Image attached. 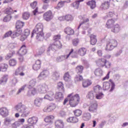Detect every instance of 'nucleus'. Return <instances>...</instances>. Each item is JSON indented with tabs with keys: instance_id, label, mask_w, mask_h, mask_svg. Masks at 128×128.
I'll use <instances>...</instances> for the list:
<instances>
[{
	"instance_id": "f257e3e1",
	"label": "nucleus",
	"mask_w": 128,
	"mask_h": 128,
	"mask_svg": "<svg viewBox=\"0 0 128 128\" xmlns=\"http://www.w3.org/2000/svg\"><path fill=\"white\" fill-rule=\"evenodd\" d=\"M62 36L58 34V35H54L53 36L52 40L53 42L51 43L48 46V52L52 50V52H56L58 50H60L62 48V44L60 42V40Z\"/></svg>"
},
{
	"instance_id": "f03ea898",
	"label": "nucleus",
	"mask_w": 128,
	"mask_h": 128,
	"mask_svg": "<svg viewBox=\"0 0 128 128\" xmlns=\"http://www.w3.org/2000/svg\"><path fill=\"white\" fill-rule=\"evenodd\" d=\"M24 26V22L20 20H18L16 22V30L15 32L12 33V38H16V36H18L22 34V28Z\"/></svg>"
},
{
	"instance_id": "7ed1b4c3",
	"label": "nucleus",
	"mask_w": 128,
	"mask_h": 128,
	"mask_svg": "<svg viewBox=\"0 0 128 128\" xmlns=\"http://www.w3.org/2000/svg\"><path fill=\"white\" fill-rule=\"evenodd\" d=\"M70 98L69 104L72 108H76L78 104V102L80 98V95L76 94L72 96V94H70L68 96Z\"/></svg>"
},
{
	"instance_id": "20e7f679",
	"label": "nucleus",
	"mask_w": 128,
	"mask_h": 128,
	"mask_svg": "<svg viewBox=\"0 0 128 128\" xmlns=\"http://www.w3.org/2000/svg\"><path fill=\"white\" fill-rule=\"evenodd\" d=\"M15 108L17 110L18 112H22L21 116L23 118H26L30 114V111L26 110L24 105L22 104V103L20 102L15 106Z\"/></svg>"
},
{
	"instance_id": "39448f33",
	"label": "nucleus",
	"mask_w": 128,
	"mask_h": 128,
	"mask_svg": "<svg viewBox=\"0 0 128 128\" xmlns=\"http://www.w3.org/2000/svg\"><path fill=\"white\" fill-rule=\"evenodd\" d=\"M118 46V42L115 40H111L109 42H107L105 50L107 52L112 50L114 48Z\"/></svg>"
},
{
	"instance_id": "423d86ee",
	"label": "nucleus",
	"mask_w": 128,
	"mask_h": 128,
	"mask_svg": "<svg viewBox=\"0 0 128 128\" xmlns=\"http://www.w3.org/2000/svg\"><path fill=\"white\" fill-rule=\"evenodd\" d=\"M36 32H44V24L39 23L36 24V28H34L32 33L31 38H34V34Z\"/></svg>"
},
{
	"instance_id": "0eeeda50",
	"label": "nucleus",
	"mask_w": 128,
	"mask_h": 128,
	"mask_svg": "<svg viewBox=\"0 0 128 128\" xmlns=\"http://www.w3.org/2000/svg\"><path fill=\"white\" fill-rule=\"evenodd\" d=\"M56 108V106L54 103H51L46 105L43 110L44 112H50Z\"/></svg>"
},
{
	"instance_id": "6e6552de",
	"label": "nucleus",
	"mask_w": 128,
	"mask_h": 128,
	"mask_svg": "<svg viewBox=\"0 0 128 128\" xmlns=\"http://www.w3.org/2000/svg\"><path fill=\"white\" fill-rule=\"evenodd\" d=\"M52 18H54V14H52V12L50 10L46 12L43 14V18L46 22H50L52 20Z\"/></svg>"
},
{
	"instance_id": "1a4fd4ad",
	"label": "nucleus",
	"mask_w": 128,
	"mask_h": 128,
	"mask_svg": "<svg viewBox=\"0 0 128 128\" xmlns=\"http://www.w3.org/2000/svg\"><path fill=\"white\" fill-rule=\"evenodd\" d=\"M110 6V0H104L100 6V10H108Z\"/></svg>"
},
{
	"instance_id": "9d476101",
	"label": "nucleus",
	"mask_w": 128,
	"mask_h": 128,
	"mask_svg": "<svg viewBox=\"0 0 128 128\" xmlns=\"http://www.w3.org/2000/svg\"><path fill=\"white\" fill-rule=\"evenodd\" d=\"M30 34V31L28 29H25L23 32V34L20 38V40L24 42L26 40L28 36Z\"/></svg>"
},
{
	"instance_id": "9b49d317",
	"label": "nucleus",
	"mask_w": 128,
	"mask_h": 128,
	"mask_svg": "<svg viewBox=\"0 0 128 128\" xmlns=\"http://www.w3.org/2000/svg\"><path fill=\"white\" fill-rule=\"evenodd\" d=\"M70 56L74 58H78V52L74 50V49L72 48L70 50L69 54H66V58H68Z\"/></svg>"
},
{
	"instance_id": "f8f14e48",
	"label": "nucleus",
	"mask_w": 128,
	"mask_h": 128,
	"mask_svg": "<svg viewBox=\"0 0 128 128\" xmlns=\"http://www.w3.org/2000/svg\"><path fill=\"white\" fill-rule=\"evenodd\" d=\"M64 32L68 36H74V30L70 26L66 27L64 30Z\"/></svg>"
},
{
	"instance_id": "ddd939ff",
	"label": "nucleus",
	"mask_w": 128,
	"mask_h": 128,
	"mask_svg": "<svg viewBox=\"0 0 128 128\" xmlns=\"http://www.w3.org/2000/svg\"><path fill=\"white\" fill-rule=\"evenodd\" d=\"M48 86L44 84L40 86L38 90L39 92H41V94H46L48 92Z\"/></svg>"
},
{
	"instance_id": "4468645a",
	"label": "nucleus",
	"mask_w": 128,
	"mask_h": 128,
	"mask_svg": "<svg viewBox=\"0 0 128 128\" xmlns=\"http://www.w3.org/2000/svg\"><path fill=\"white\" fill-rule=\"evenodd\" d=\"M44 98L48 100H54V94L52 91H50L47 94L45 95Z\"/></svg>"
},
{
	"instance_id": "2eb2a0df",
	"label": "nucleus",
	"mask_w": 128,
	"mask_h": 128,
	"mask_svg": "<svg viewBox=\"0 0 128 128\" xmlns=\"http://www.w3.org/2000/svg\"><path fill=\"white\" fill-rule=\"evenodd\" d=\"M98 108V104L96 102L91 103L89 105L88 110L90 112H94Z\"/></svg>"
},
{
	"instance_id": "dca6fc26",
	"label": "nucleus",
	"mask_w": 128,
	"mask_h": 128,
	"mask_svg": "<svg viewBox=\"0 0 128 128\" xmlns=\"http://www.w3.org/2000/svg\"><path fill=\"white\" fill-rule=\"evenodd\" d=\"M42 61L38 60L36 61L35 64H33L32 68L34 70H38L40 68Z\"/></svg>"
},
{
	"instance_id": "f3484780",
	"label": "nucleus",
	"mask_w": 128,
	"mask_h": 128,
	"mask_svg": "<svg viewBox=\"0 0 128 128\" xmlns=\"http://www.w3.org/2000/svg\"><path fill=\"white\" fill-rule=\"evenodd\" d=\"M86 4L88 6H90V8L91 10H94L96 8V2L95 0H91L90 1H88Z\"/></svg>"
},
{
	"instance_id": "a211bd4d",
	"label": "nucleus",
	"mask_w": 128,
	"mask_h": 128,
	"mask_svg": "<svg viewBox=\"0 0 128 128\" xmlns=\"http://www.w3.org/2000/svg\"><path fill=\"white\" fill-rule=\"evenodd\" d=\"M44 120L45 122H47L48 124H52L54 120V116L52 115L46 116L44 118Z\"/></svg>"
},
{
	"instance_id": "6ab92c4d",
	"label": "nucleus",
	"mask_w": 128,
	"mask_h": 128,
	"mask_svg": "<svg viewBox=\"0 0 128 128\" xmlns=\"http://www.w3.org/2000/svg\"><path fill=\"white\" fill-rule=\"evenodd\" d=\"M92 82L89 79L84 80L82 82V86L84 88H88V86H92Z\"/></svg>"
},
{
	"instance_id": "aec40b11",
	"label": "nucleus",
	"mask_w": 128,
	"mask_h": 128,
	"mask_svg": "<svg viewBox=\"0 0 128 128\" xmlns=\"http://www.w3.org/2000/svg\"><path fill=\"white\" fill-rule=\"evenodd\" d=\"M110 28L111 32H114L115 34H118V32H120V26L118 24H114Z\"/></svg>"
},
{
	"instance_id": "412c9836",
	"label": "nucleus",
	"mask_w": 128,
	"mask_h": 128,
	"mask_svg": "<svg viewBox=\"0 0 128 128\" xmlns=\"http://www.w3.org/2000/svg\"><path fill=\"white\" fill-rule=\"evenodd\" d=\"M36 39L37 40L42 42L44 38V32H36Z\"/></svg>"
},
{
	"instance_id": "4be33fe9",
	"label": "nucleus",
	"mask_w": 128,
	"mask_h": 128,
	"mask_svg": "<svg viewBox=\"0 0 128 128\" xmlns=\"http://www.w3.org/2000/svg\"><path fill=\"white\" fill-rule=\"evenodd\" d=\"M66 2H70V0H65L64 1L59 2L57 4V6L56 7V10H60V8H64Z\"/></svg>"
},
{
	"instance_id": "5701e85b",
	"label": "nucleus",
	"mask_w": 128,
	"mask_h": 128,
	"mask_svg": "<svg viewBox=\"0 0 128 128\" xmlns=\"http://www.w3.org/2000/svg\"><path fill=\"white\" fill-rule=\"evenodd\" d=\"M48 71L44 70L40 73V75L38 76V78L40 80H44V78L48 77Z\"/></svg>"
},
{
	"instance_id": "b1692460",
	"label": "nucleus",
	"mask_w": 128,
	"mask_h": 128,
	"mask_svg": "<svg viewBox=\"0 0 128 128\" xmlns=\"http://www.w3.org/2000/svg\"><path fill=\"white\" fill-rule=\"evenodd\" d=\"M36 122H38V118L36 117L33 116L28 118V124H31V126H32V124H36Z\"/></svg>"
},
{
	"instance_id": "393cba45",
	"label": "nucleus",
	"mask_w": 128,
	"mask_h": 128,
	"mask_svg": "<svg viewBox=\"0 0 128 128\" xmlns=\"http://www.w3.org/2000/svg\"><path fill=\"white\" fill-rule=\"evenodd\" d=\"M78 54L80 56H84L86 54V48H81L78 50Z\"/></svg>"
},
{
	"instance_id": "a878e982",
	"label": "nucleus",
	"mask_w": 128,
	"mask_h": 128,
	"mask_svg": "<svg viewBox=\"0 0 128 128\" xmlns=\"http://www.w3.org/2000/svg\"><path fill=\"white\" fill-rule=\"evenodd\" d=\"M116 23V21L112 19L108 20L106 24V27L107 28H110L113 27Z\"/></svg>"
},
{
	"instance_id": "bb28decb",
	"label": "nucleus",
	"mask_w": 128,
	"mask_h": 128,
	"mask_svg": "<svg viewBox=\"0 0 128 128\" xmlns=\"http://www.w3.org/2000/svg\"><path fill=\"white\" fill-rule=\"evenodd\" d=\"M0 114L2 116H8V110L6 108H0Z\"/></svg>"
},
{
	"instance_id": "cd10ccee",
	"label": "nucleus",
	"mask_w": 128,
	"mask_h": 128,
	"mask_svg": "<svg viewBox=\"0 0 128 128\" xmlns=\"http://www.w3.org/2000/svg\"><path fill=\"white\" fill-rule=\"evenodd\" d=\"M18 54L20 56H24L26 54V46L25 45H22L19 50Z\"/></svg>"
},
{
	"instance_id": "c85d7f7f",
	"label": "nucleus",
	"mask_w": 128,
	"mask_h": 128,
	"mask_svg": "<svg viewBox=\"0 0 128 128\" xmlns=\"http://www.w3.org/2000/svg\"><path fill=\"white\" fill-rule=\"evenodd\" d=\"M56 128H64V122L62 120H57L55 122Z\"/></svg>"
},
{
	"instance_id": "c756f323",
	"label": "nucleus",
	"mask_w": 128,
	"mask_h": 128,
	"mask_svg": "<svg viewBox=\"0 0 128 128\" xmlns=\"http://www.w3.org/2000/svg\"><path fill=\"white\" fill-rule=\"evenodd\" d=\"M90 44L92 46H94L96 44V36L94 34H91L90 36Z\"/></svg>"
},
{
	"instance_id": "7c9ffc66",
	"label": "nucleus",
	"mask_w": 128,
	"mask_h": 128,
	"mask_svg": "<svg viewBox=\"0 0 128 128\" xmlns=\"http://www.w3.org/2000/svg\"><path fill=\"white\" fill-rule=\"evenodd\" d=\"M24 72L22 71V68L19 67L18 69L16 70L15 71V76H24Z\"/></svg>"
},
{
	"instance_id": "2f4dec72",
	"label": "nucleus",
	"mask_w": 128,
	"mask_h": 128,
	"mask_svg": "<svg viewBox=\"0 0 128 128\" xmlns=\"http://www.w3.org/2000/svg\"><path fill=\"white\" fill-rule=\"evenodd\" d=\"M67 122H68L76 124L78 122V118L76 116L70 117L67 119Z\"/></svg>"
},
{
	"instance_id": "473e14b6",
	"label": "nucleus",
	"mask_w": 128,
	"mask_h": 128,
	"mask_svg": "<svg viewBox=\"0 0 128 128\" xmlns=\"http://www.w3.org/2000/svg\"><path fill=\"white\" fill-rule=\"evenodd\" d=\"M4 12V14H8V16H10L12 14H14V10L11 7L6 8Z\"/></svg>"
},
{
	"instance_id": "72a5a7b5",
	"label": "nucleus",
	"mask_w": 128,
	"mask_h": 128,
	"mask_svg": "<svg viewBox=\"0 0 128 128\" xmlns=\"http://www.w3.org/2000/svg\"><path fill=\"white\" fill-rule=\"evenodd\" d=\"M106 60L104 58H100L98 60V64L100 67V68H104V66L106 65Z\"/></svg>"
},
{
	"instance_id": "f704fd0d",
	"label": "nucleus",
	"mask_w": 128,
	"mask_h": 128,
	"mask_svg": "<svg viewBox=\"0 0 128 128\" xmlns=\"http://www.w3.org/2000/svg\"><path fill=\"white\" fill-rule=\"evenodd\" d=\"M102 88L104 90H110V84L108 82H104Z\"/></svg>"
},
{
	"instance_id": "c9c22d12",
	"label": "nucleus",
	"mask_w": 128,
	"mask_h": 128,
	"mask_svg": "<svg viewBox=\"0 0 128 128\" xmlns=\"http://www.w3.org/2000/svg\"><path fill=\"white\" fill-rule=\"evenodd\" d=\"M64 80L65 82H70L72 80V76L68 72H66L64 76Z\"/></svg>"
},
{
	"instance_id": "e433bc0d",
	"label": "nucleus",
	"mask_w": 128,
	"mask_h": 128,
	"mask_svg": "<svg viewBox=\"0 0 128 128\" xmlns=\"http://www.w3.org/2000/svg\"><path fill=\"white\" fill-rule=\"evenodd\" d=\"M42 102V98H37L34 100V104L36 106H40Z\"/></svg>"
},
{
	"instance_id": "4c0bfd02",
	"label": "nucleus",
	"mask_w": 128,
	"mask_h": 128,
	"mask_svg": "<svg viewBox=\"0 0 128 128\" xmlns=\"http://www.w3.org/2000/svg\"><path fill=\"white\" fill-rule=\"evenodd\" d=\"M8 68V66L6 64H2L0 65V70L1 72H6Z\"/></svg>"
},
{
	"instance_id": "58836bf2",
	"label": "nucleus",
	"mask_w": 128,
	"mask_h": 128,
	"mask_svg": "<svg viewBox=\"0 0 128 128\" xmlns=\"http://www.w3.org/2000/svg\"><path fill=\"white\" fill-rule=\"evenodd\" d=\"M77 74H82L84 72V66L82 65L78 66L76 68Z\"/></svg>"
},
{
	"instance_id": "ea45409f",
	"label": "nucleus",
	"mask_w": 128,
	"mask_h": 128,
	"mask_svg": "<svg viewBox=\"0 0 128 128\" xmlns=\"http://www.w3.org/2000/svg\"><path fill=\"white\" fill-rule=\"evenodd\" d=\"M68 58L66 55H64L58 57L56 60L58 62H62V60H68Z\"/></svg>"
},
{
	"instance_id": "a19ab883",
	"label": "nucleus",
	"mask_w": 128,
	"mask_h": 128,
	"mask_svg": "<svg viewBox=\"0 0 128 128\" xmlns=\"http://www.w3.org/2000/svg\"><path fill=\"white\" fill-rule=\"evenodd\" d=\"M96 96V92L93 91H91L88 92L87 95V98L90 100H94V96Z\"/></svg>"
},
{
	"instance_id": "79ce46f5",
	"label": "nucleus",
	"mask_w": 128,
	"mask_h": 128,
	"mask_svg": "<svg viewBox=\"0 0 128 128\" xmlns=\"http://www.w3.org/2000/svg\"><path fill=\"white\" fill-rule=\"evenodd\" d=\"M73 112L76 116H82V110L80 109H76L74 110Z\"/></svg>"
},
{
	"instance_id": "37998d69",
	"label": "nucleus",
	"mask_w": 128,
	"mask_h": 128,
	"mask_svg": "<svg viewBox=\"0 0 128 128\" xmlns=\"http://www.w3.org/2000/svg\"><path fill=\"white\" fill-rule=\"evenodd\" d=\"M58 90H61L62 92H64V84L62 82H58Z\"/></svg>"
},
{
	"instance_id": "c03bdc74",
	"label": "nucleus",
	"mask_w": 128,
	"mask_h": 128,
	"mask_svg": "<svg viewBox=\"0 0 128 128\" xmlns=\"http://www.w3.org/2000/svg\"><path fill=\"white\" fill-rule=\"evenodd\" d=\"M109 82L111 83V88L109 90L110 92H112L114 91V90L116 88V84H114V82H112V80L110 79L109 80Z\"/></svg>"
},
{
	"instance_id": "a18cd8bd",
	"label": "nucleus",
	"mask_w": 128,
	"mask_h": 128,
	"mask_svg": "<svg viewBox=\"0 0 128 128\" xmlns=\"http://www.w3.org/2000/svg\"><path fill=\"white\" fill-rule=\"evenodd\" d=\"M65 20H66V22H72L74 20V16L70 14L66 15Z\"/></svg>"
},
{
	"instance_id": "49530a36",
	"label": "nucleus",
	"mask_w": 128,
	"mask_h": 128,
	"mask_svg": "<svg viewBox=\"0 0 128 128\" xmlns=\"http://www.w3.org/2000/svg\"><path fill=\"white\" fill-rule=\"evenodd\" d=\"M63 98H64V95L62 94V93L60 92H58L56 94L55 98H56V100H60Z\"/></svg>"
},
{
	"instance_id": "de8ad7c7",
	"label": "nucleus",
	"mask_w": 128,
	"mask_h": 128,
	"mask_svg": "<svg viewBox=\"0 0 128 128\" xmlns=\"http://www.w3.org/2000/svg\"><path fill=\"white\" fill-rule=\"evenodd\" d=\"M95 96L96 100H101V98H102V97L104 96V94L102 92H98L97 93H95Z\"/></svg>"
},
{
	"instance_id": "09e8293b",
	"label": "nucleus",
	"mask_w": 128,
	"mask_h": 128,
	"mask_svg": "<svg viewBox=\"0 0 128 128\" xmlns=\"http://www.w3.org/2000/svg\"><path fill=\"white\" fill-rule=\"evenodd\" d=\"M30 16V14L28 12H25L22 15V18L24 20H28Z\"/></svg>"
},
{
	"instance_id": "8fccbe9b",
	"label": "nucleus",
	"mask_w": 128,
	"mask_h": 128,
	"mask_svg": "<svg viewBox=\"0 0 128 128\" xmlns=\"http://www.w3.org/2000/svg\"><path fill=\"white\" fill-rule=\"evenodd\" d=\"M12 20V16L6 15L3 18L4 22H8Z\"/></svg>"
},
{
	"instance_id": "3c124183",
	"label": "nucleus",
	"mask_w": 128,
	"mask_h": 128,
	"mask_svg": "<svg viewBox=\"0 0 128 128\" xmlns=\"http://www.w3.org/2000/svg\"><path fill=\"white\" fill-rule=\"evenodd\" d=\"M83 118L84 120H90V113L84 114Z\"/></svg>"
},
{
	"instance_id": "603ef678",
	"label": "nucleus",
	"mask_w": 128,
	"mask_h": 128,
	"mask_svg": "<svg viewBox=\"0 0 128 128\" xmlns=\"http://www.w3.org/2000/svg\"><path fill=\"white\" fill-rule=\"evenodd\" d=\"M102 90V87L100 85H96V86H94V92H95V94L98 92L100 90Z\"/></svg>"
},
{
	"instance_id": "864d4df0",
	"label": "nucleus",
	"mask_w": 128,
	"mask_h": 128,
	"mask_svg": "<svg viewBox=\"0 0 128 128\" xmlns=\"http://www.w3.org/2000/svg\"><path fill=\"white\" fill-rule=\"evenodd\" d=\"M78 44H80V40L78 38H76L72 40V44L74 46H76Z\"/></svg>"
},
{
	"instance_id": "5fc2aeb1",
	"label": "nucleus",
	"mask_w": 128,
	"mask_h": 128,
	"mask_svg": "<svg viewBox=\"0 0 128 128\" xmlns=\"http://www.w3.org/2000/svg\"><path fill=\"white\" fill-rule=\"evenodd\" d=\"M72 6L74 8L78 9L80 6V2L78 0H76L72 4Z\"/></svg>"
},
{
	"instance_id": "6e6d98bb",
	"label": "nucleus",
	"mask_w": 128,
	"mask_h": 128,
	"mask_svg": "<svg viewBox=\"0 0 128 128\" xmlns=\"http://www.w3.org/2000/svg\"><path fill=\"white\" fill-rule=\"evenodd\" d=\"M9 64L11 66H14L16 65V60L14 59H12L10 60Z\"/></svg>"
},
{
	"instance_id": "4d7b16f0",
	"label": "nucleus",
	"mask_w": 128,
	"mask_h": 128,
	"mask_svg": "<svg viewBox=\"0 0 128 128\" xmlns=\"http://www.w3.org/2000/svg\"><path fill=\"white\" fill-rule=\"evenodd\" d=\"M28 92H31L32 96H34L38 94V91L36 88H32L28 90Z\"/></svg>"
},
{
	"instance_id": "13d9d810",
	"label": "nucleus",
	"mask_w": 128,
	"mask_h": 128,
	"mask_svg": "<svg viewBox=\"0 0 128 128\" xmlns=\"http://www.w3.org/2000/svg\"><path fill=\"white\" fill-rule=\"evenodd\" d=\"M75 80L76 82H82V80H84V77L82 75L76 76L75 77Z\"/></svg>"
},
{
	"instance_id": "bf43d9fd",
	"label": "nucleus",
	"mask_w": 128,
	"mask_h": 128,
	"mask_svg": "<svg viewBox=\"0 0 128 128\" xmlns=\"http://www.w3.org/2000/svg\"><path fill=\"white\" fill-rule=\"evenodd\" d=\"M90 22V19H88V18H86V19L84 20L80 24L78 28V30H80V26H82V24H86V22Z\"/></svg>"
},
{
	"instance_id": "052dcab7",
	"label": "nucleus",
	"mask_w": 128,
	"mask_h": 128,
	"mask_svg": "<svg viewBox=\"0 0 128 128\" xmlns=\"http://www.w3.org/2000/svg\"><path fill=\"white\" fill-rule=\"evenodd\" d=\"M36 6H38V2L36 1H34L33 2H32L31 4H30V6L32 8H36Z\"/></svg>"
},
{
	"instance_id": "680f3d73",
	"label": "nucleus",
	"mask_w": 128,
	"mask_h": 128,
	"mask_svg": "<svg viewBox=\"0 0 128 128\" xmlns=\"http://www.w3.org/2000/svg\"><path fill=\"white\" fill-rule=\"evenodd\" d=\"M112 64H110V62H108V60H106V64L104 65L105 68H110Z\"/></svg>"
},
{
	"instance_id": "e2e57ef3",
	"label": "nucleus",
	"mask_w": 128,
	"mask_h": 128,
	"mask_svg": "<svg viewBox=\"0 0 128 128\" xmlns=\"http://www.w3.org/2000/svg\"><path fill=\"white\" fill-rule=\"evenodd\" d=\"M12 31H9L6 33V34L4 35V36L5 38H8V36H12Z\"/></svg>"
},
{
	"instance_id": "0e129e2a",
	"label": "nucleus",
	"mask_w": 128,
	"mask_h": 128,
	"mask_svg": "<svg viewBox=\"0 0 128 128\" xmlns=\"http://www.w3.org/2000/svg\"><path fill=\"white\" fill-rule=\"evenodd\" d=\"M110 72H108L106 76L102 79V80H108V78H110Z\"/></svg>"
},
{
	"instance_id": "69168bd1",
	"label": "nucleus",
	"mask_w": 128,
	"mask_h": 128,
	"mask_svg": "<svg viewBox=\"0 0 128 128\" xmlns=\"http://www.w3.org/2000/svg\"><path fill=\"white\" fill-rule=\"evenodd\" d=\"M18 60L20 62H22L24 60V56L20 55L18 58Z\"/></svg>"
},
{
	"instance_id": "338daca9",
	"label": "nucleus",
	"mask_w": 128,
	"mask_h": 128,
	"mask_svg": "<svg viewBox=\"0 0 128 128\" xmlns=\"http://www.w3.org/2000/svg\"><path fill=\"white\" fill-rule=\"evenodd\" d=\"M21 128H34V126L25 124V125L23 126Z\"/></svg>"
},
{
	"instance_id": "774afa93",
	"label": "nucleus",
	"mask_w": 128,
	"mask_h": 128,
	"mask_svg": "<svg viewBox=\"0 0 128 128\" xmlns=\"http://www.w3.org/2000/svg\"><path fill=\"white\" fill-rule=\"evenodd\" d=\"M53 76H55V78H59L60 77V73L58 72H55L53 73Z\"/></svg>"
}]
</instances>
